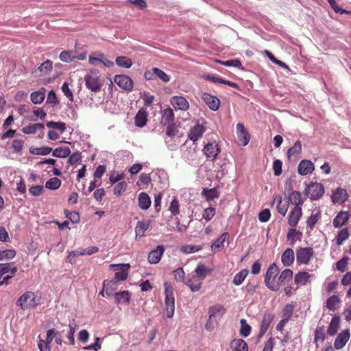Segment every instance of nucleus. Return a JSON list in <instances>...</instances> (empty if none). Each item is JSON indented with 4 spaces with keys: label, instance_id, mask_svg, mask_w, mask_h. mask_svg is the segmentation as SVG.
Masks as SVG:
<instances>
[{
    "label": "nucleus",
    "instance_id": "1",
    "mask_svg": "<svg viewBox=\"0 0 351 351\" xmlns=\"http://www.w3.org/2000/svg\"><path fill=\"white\" fill-rule=\"evenodd\" d=\"M41 296L37 292L25 291L16 300V304L22 311L34 310L40 304Z\"/></svg>",
    "mask_w": 351,
    "mask_h": 351
},
{
    "label": "nucleus",
    "instance_id": "2",
    "mask_svg": "<svg viewBox=\"0 0 351 351\" xmlns=\"http://www.w3.org/2000/svg\"><path fill=\"white\" fill-rule=\"evenodd\" d=\"M86 87L93 93L101 91L103 82L97 70L92 69L84 76Z\"/></svg>",
    "mask_w": 351,
    "mask_h": 351
},
{
    "label": "nucleus",
    "instance_id": "3",
    "mask_svg": "<svg viewBox=\"0 0 351 351\" xmlns=\"http://www.w3.org/2000/svg\"><path fill=\"white\" fill-rule=\"evenodd\" d=\"M165 288V313L167 317L171 318L174 315L175 311V298L173 295V287L168 282L164 283Z\"/></svg>",
    "mask_w": 351,
    "mask_h": 351
},
{
    "label": "nucleus",
    "instance_id": "4",
    "mask_svg": "<svg viewBox=\"0 0 351 351\" xmlns=\"http://www.w3.org/2000/svg\"><path fill=\"white\" fill-rule=\"evenodd\" d=\"M278 273V267L275 263H273L269 265L265 275L264 283L271 291H277L279 290V285H276V284L274 283Z\"/></svg>",
    "mask_w": 351,
    "mask_h": 351
},
{
    "label": "nucleus",
    "instance_id": "5",
    "mask_svg": "<svg viewBox=\"0 0 351 351\" xmlns=\"http://www.w3.org/2000/svg\"><path fill=\"white\" fill-rule=\"evenodd\" d=\"M313 255L312 247H298L296 250V261L300 264H308Z\"/></svg>",
    "mask_w": 351,
    "mask_h": 351
},
{
    "label": "nucleus",
    "instance_id": "6",
    "mask_svg": "<svg viewBox=\"0 0 351 351\" xmlns=\"http://www.w3.org/2000/svg\"><path fill=\"white\" fill-rule=\"evenodd\" d=\"M324 193V189L322 184L311 183L306 189V193L311 199H319Z\"/></svg>",
    "mask_w": 351,
    "mask_h": 351
},
{
    "label": "nucleus",
    "instance_id": "7",
    "mask_svg": "<svg viewBox=\"0 0 351 351\" xmlns=\"http://www.w3.org/2000/svg\"><path fill=\"white\" fill-rule=\"evenodd\" d=\"M114 82L122 89L131 91L133 88V81L128 75H117L114 77Z\"/></svg>",
    "mask_w": 351,
    "mask_h": 351
},
{
    "label": "nucleus",
    "instance_id": "8",
    "mask_svg": "<svg viewBox=\"0 0 351 351\" xmlns=\"http://www.w3.org/2000/svg\"><path fill=\"white\" fill-rule=\"evenodd\" d=\"M201 98L206 104L208 108L213 110H217L220 107V100L216 96L204 93L202 94Z\"/></svg>",
    "mask_w": 351,
    "mask_h": 351
},
{
    "label": "nucleus",
    "instance_id": "9",
    "mask_svg": "<svg viewBox=\"0 0 351 351\" xmlns=\"http://www.w3.org/2000/svg\"><path fill=\"white\" fill-rule=\"evenodd\" d=\"M350 337V332L349 329L341 331L335 340L334 347L336 350H340L343 348L347 342L349 341Z\"/></svg>",
    "mask_w": 351,
    "mask_h": 351
},
{
    "label": "nucleus",
    "instance_id": "10",
    "mask_svg": "<svg viewBox=\"0 0 351 351\" xmlns=\"http://www.w3.org/2000/svg\"><path fill=\"white\" fill-rule=\"evenodd\" d=\"M110 267L114 268L119 267L121 269L120 271L116 272L114 274V280L117 282L120 280H125L128 276V269L130 268L129 264H112L110 265Z\"/></svg>",
    "mask_w": 351,
    "mask_h": 351
},
{
    "label": "nucleus",
    "instance_id": "11",
    "mask_svg": "<svg viewBox=\"0 0 351 351\" xmlns=\"http://www.w3.org/2000/svg\"><path fill=\"white\" fill-rule=\"evenodd\" d=\"M165 252L164 245H159L156 247V249L152 250L148 254L147 261L151 264H156L158 263L160 259L161 256Z\"/></svg>",
    "mask_w": 351,
    "mask_h": 351
},
{
    "label": "nucleus",
    "instance_id": "12",
    "mask_svg": "<svg viewBox=\"0 0 351 351\" xmlns=\"http://www.w3.org/2000/svg\"><path fill=\"white\" fill-rule=\"evenodd\" d=\"M274 317V315L270 313H265L263 315V319L260 325V330L258 335V339L261 338L265 334L272 322Z\"/></svg>",
    "mask_w": 351,
    "mask_h": 351
},
{
    "label": "nucleus",
    "instance_id": "13",
    "mask_svg": "<svg viewBox=\"0 0 351 351\" xmlns=\"http://www.w3.org/2000/svg\"><path fill=\"white\" fill-rule=\"evenodd\" d=\"M220 152L221 149L219 147V145L215 142L208 143L204 147V152L207 158L215 159Z\"/></svg>",
    "mask_w": 351,
    "mask_h": 351
},
{
    "label": "nucleus",
    "instance_id": "14",
    "mask_svg": "<svg viewBox=\"0 0 351 351\" xmlns=\"http://www.w3.org/2000/svg\"><path fill=\"white\" fill-rule=\"evenodd\" d=\"M350 217L351 214L349 212H339L332 221L333 226L335 228L342 227L348 222Z\"/></svg>",
    "mask_w": 351,
    "mask_h": 351
},
{
    "label": "nucleus",
    "instance_id": "15",
    "mask_svg": "<svg viewBox=\"0 0 351 351\" xmlns=\"http://www.w3.org/2000/svg\"><path fill=\"white\" fill-rule=\"evenodd\" d=\"M348 195L346 189L337 188L331 196L332 201L334 204H343L348 199Z\"/></svg>",
    "mask_w": 351,
    "mask_h": 351
},
{
    "label": "nucleus",
    "instance_id": "16",
    "mask_svg": "<svg viewBox=\"0 0 351 351\" xmlns=\"http://www.w3.org/2000/svg\"><path fill=\"white\" fill-rule=\"evenodd\" d=\"M302 211L301 206H295L289 215V224L291 227H295L302 217Z\"/></svg>",
    "mask_w": 351,
    "mask_h": 351
},
{
    "label": "nucleus",
    "instance_id": "17",
    "mask_svg": "<svg viewBox=\"0 0 351 351\" xmlns=\"http://www.w3.org/2000/svg\"><path fill=\"white\" fill-rule=\"evenodd\" d=\"M237 130L239 141L243 145H247L250 139L247 130L245 128L243 124L241 123L237 124Z\"/></svg>",
    "mask_w": 351,
    "mask_h": 351
},
{
    "label": "nucleus",
    "instance_id": "18",
    "mask_svg": "<svg viewBox=\"0 0 351 351\" xmlns=\"http://www.w3.org/2000/svg\"><path fill=\"white\" fill-rule=\"evenodd\" d=\"M313 170L314 165L310 160H303L298 165V171L300 175L305 176L310 174Z\"/></svg>",
    "mask_w": 351,
    "mask_h": 351
},
{
    "label": "nucleus",
    "instance_id": "19",
    "mask_svg": "<svg viewBox=\"0 0 351 351\" xmlns=\"http://www.w3.org/2000/svg\"><path fill=\"white\" fill-rule=\"evenodd\" d=\"M171 104L175 108L182 110H186L189 108V104L187 100L181 96H173L171 99Z\"/></svg>",
    "mask_w": 351,
    "mask_h": 351
},
{
    "label": "nucleus",
    "instance_id": "20",
    "mask_svg": "<svg viewBox=\"0 0 351 351\" xmlns=\"http://www.w3.org/2000/svg\"><path fill=\"white\" fill-rule=\"evenodd\" d=\"M175 123V116L173 110L171 108H167L162 111L160 123L162 125H170Z\"/></svg>",
    "mask_w": 351,
    "mask_h": 351
},
{
    "label": "nucleus",
    "instance_id": "21",
    "mask_svg": "<svg viewBox=\"0 0 351 351\" xmlns=\"http://www.w3.org/2000/svg\"><path fill=\"white\" fill-rule=\"evenodd\" d=\"M202 280L199 278L198 276L194 274L187 280H186L184 283L190 288L191 291L196 292L201 289L202 285Z\"/></svg>",
    "mask_w": 351,
    "mask_h": 351
},
{
    "label": "nucleus",
    "instance_id": "22",
    "mask_svg": "<svg viewBox=\"0 0 351 351\" xmlns=\"http://www.w3.org/2000/svg\"><path fill=\"white\" fill-rule=\"evenodd\" d=\"M312 276H313L306 271H299L294 276V282L298 286L306 285Z\"/></svg>",
    "mask_w": 351,
    "mask_h": 351
},
{
    "label": "nucleus",
    "instance_id": "23",
    "mask_svg": "<svg viewBox=\"0 0 351 351\" xmlns=\"http://www.w3.org/2000/svg\"><path fill=\"white\" fill-rule=\"evenodd\" d=\"M147 112L144 108H141L134 117V123L137 127L143 128L147 121Z\"/></svg>",
    "mask_w": 351,
    "mask_h": 351
},
{
    "label": "nucleus",
    "instance_id": "24",
    "mask_svg": "<svg viewBox=\"0 0 351 351\" xmlns=\"http://www.w3.org/2000/svg\"><path fill=\"white\" fill-rule=\"evenodd\" d=\"M294 259V252L291 248L286 249L281 256V261L285 267L291 266L293 263Z\"/></svg>",
    "mask_w": 351,
    "mask_h": 351
},
{
    "label": "nucleus",
    "instance_id": "25",
    "mask_svg": "<svg viewBox=\"0 0 351 351\" xmlns=\"http://www.w3.org/2000/svg\"><path fill=\"white\" fill-rule=\"evenodd\" d=\"M204 132L205 128L202 125H196L191 130L189 138L195 142L202 136Z\"/></svg>",
    "mask_w": 351,
    "mask_h": 351
},
{
    "label": "nucleus",
    "instance_id": "26",
    "mask_svg": "<svg viewBox=\"0 0 351 351\" xmlns=\"http://www.w3.org/2000/svg\"><path fill=\"white\" fill-rule=\"evenodd\" d=\"M230 348L234 351H248L247 343L241 339H234L230 343Z\"/></svg>",
    "mask_w": 351,
    "mask_h": 351
},
{
    "label": "nucleus",
    "instance_id": "27",
    "mask_svg": "<svg viewBox=\"0 0 351 351\" xmlns=\"http://www.w3.org/2000/svg\"><path fill=\"white\" fill-rule=\"evenodd\" d=\"M289 203L294 204L295 206H300L303 204L304 200L302 197V194L297 191H292L288 197Z\"/></svg>",
    "mask_w": 351,
    "mask_h": 351
},
{
    "label": "nucleus",
    "instance_id": "28",
    "mask_svg": "<svg viewBox=\"0 0 351 351\" xmlns=\"http://www.w3.org/2000/svg\"><path fill=\"white\" fill-rule=\"evenodd\" d=\"M340 326V317L339 316H334L329 324V326L327 330V332L329 335L333 336L335 335Z\"/></svg>",
    "mask_w": 351,
    "mask_h": 351
},
{
    "label": "nucleus",
    "instance_id": "29",
    "mask_svg": "<svg viewBox=\"0 0 351 351\" xmlns=\"http://www.w3.org/2000/svg\"><path fill=\"white\" fill-rule=\"evenodd\" d=\"M117 304H128L130 300V294L128 291H123L114 294Z\"/></svg>",
    "mask_w": 351,
    "mask_h": 351
},
{
    "label": "nucleus",
    "instance_id": "30",
    "mask_svg": "<svg viewBox=\"0 0 351 351\" xmlns=\"http://www.w3.org/2000/svg\"><path fill=\"white\" fill-rule=\"evenodd\" d=\"M45 126L43 123H34L25 126L22 128V132L25 134H34L38 130H43Z\"/></svg>",
    "mask_w": 351,
    "mask_h": 351
},
{
    "label": "nucleus",
    "instance_id": "31",
    "mask_svg": "<svg viewBox=\"0 0 351 351\" xmlns=\"http://www.w3.org/2000/svg\"><path fill=\"white\" fill-rule=\"evenodd\" d=\"M138 206L143 210H147L151 205V199L149 195L144 192H142L138 195Z\"/></svg>",
    "mask_w": 351,
    "mask_h": 351
},
{
    "label": "nucleus",
    "instance_id": "32",
    "mask_svg": "<svg viewBox=\"0 0 351 351\" xmlns=\"http://www.w3.org/2000/svg\"><path fill=\"white\" fill-rule=\"evenodd\" d=\"M53 68V63L51 60H47L45 61L35 71V73L39 72V75L48 74Z\"/></svg>",
    "mask_w": 351,
    "mask_h": 351
},
{
    "label": "nucleus",
    "instance_id": "33",
    "mask_svg": "<svg viewBox=\"0 0 351 351\" xmlns=\"http://www.w3.org/2000/svg\"><path fill=\"white\" fill-rule=\"evenodd\" d=\"M150 222L138 221L135 227L136 236L143 237L145 231L149 228Z\"/></svg>",
    "mask_w": 351,
    "mask_h": 351
},
{
    "label": "nucleus",
    "instance_id": "34",
    "mask_svg": "<svg viewBox=\"0 0 351 351\" xmlns=\"http://www.w3.org/2000/svg\"><path fill=\"white\" fill-rule=\"evenodd\" d=\"M293 271L290 269H285L280 273L278 278V282L276 283V285H279V287L280 285L283 283H285L286 281H288L291 279L293 276Z\"/></svg>",
    "mask_w": 351,
    "mask_h": 351
},
{
    "label": "nucleus",
    "instance_id": "35",
    "mask_svg": "<svg viewBox=\"0 0 351 351\" xmlns=\"http://www.w3.org/2000/svg\"><path fill=\"white\" fill-rule=\"evenodd\" d=\"M321 219V213L320 211H317L315 213H312L306 220V226L310 229V230H313L316 223Z\"/></svg>",
    "mask_w": 351,
    "mask_h": 351
},
{
    "label": "nucleus",
    "instance_id": "36",
    "mask_svg": "<svg viewBox=\"0 0 351 351\" xmlns=\"http://www.w3.org/2000/svg\"><path fill=\"white\" fill-rule=\"evenodd\" d=\"M180 219L177 217H171L168 219L167 223V228L170 231H174V230L181 231L182 229H181V227L180 226Z\"/></svg>",
    "mask_w": 351,
    "mask_h": 351
},
{
    "label": "nucleus",
    "instance_id": "37",
    "mask_svg": "<svg viewBox=\"0 0 351 351\" xmlns=\"http://www.w3.org/2000/svg\"><path fill=\"white\" fill-rule=\"evenodd\" d=\"M104 289H105L106 295L110 296L113 295L114 291L117 289L116 281L112 280H104L103 282Z\"/></svg>",
    "mask_w": 351,
    "mask_h": 351
},
{
    "label": "nucleus",
    "instance_id": "38",
    "mask_svg": "<svg viewBox=\"0 0 351 351\" xmlns=\"http://www.w3.org/2000/svg\"><path fill=\"white\" fill-rule=\"evenodd\" d=\"M70 154H71V150H70L69 147H58L52 151V155L54 157H58V158H66L70 155Z\"/></svg>",
    "mask_w": 351,
    "mask_h": 351
},
{
    "label": "nucleus",
    "instance_id": "39",
    "mask_svg": "<svg viewBox=\"0 0 351 351\" xmlns=\"http://www.w3.org/2000/svg\"><path fill=\"white\" fill-rule=\"evenodd\" d=\"M116 64L121 67L129 69L132 65V60L126 56H118L115 60Z\"/></svg>",
    "mask_w": 351,
    "mask_h": 351
},
{
    "label": "nucleus",
    "instance_id": "40",
    "mask_svg": "<svg viewBox=\"0 0 351 351\" xmlns=\"http://www.w3.org/2000/svg\"><path fill=\"white\" fill-rule=\"evenodd\" d=\"M31 101L34 104H40L45 98V94L44 91H34L31 93L30 95Z\"/></svg>",
    "mask_w": 351,
    "mask_h": 351
},
{
    "label": "nucleus",
    "instance_id": "41",
    "mask_svg": "<svg viewBox=\"0 0 351 351\" xmlns=\"http://www.w3.org/2000/svg\"><path fill=\"white\" fill-rule=\"evenodd\" d=\"M294 306L292 304H287L282 310V319L289 321L293 315Z\"/></svg>",
    "mask_w": 351,
    "mask_h": 351
},
{
    "label": "nucleus",
    "instance_id": "42",
    "mask_svg": "<svg viewBox=\"0 0 351 351\" xmlns=\"http://www.w3.org/2000/svg\"><path fill=\"white\" fill-rule=\"evenodd\" d=\"M247 269H242L234 276L232 280L233 284L237 286L241 285L244 281L245 278L247 277Z\"/></svg>",
    "mask_w": 351,
    "mask_h": 351
},
{
    "label": "nucleus",
    "instance_id": "43",
    "mask_svg": "<svg viewBox=\"0 0 351 351\" xmlns=\"http://www.w3.org/2000/svg\"><path fill=\"white\" fill-rule=\"evenodd\" d=\"M209 271V269L204 264L200 263L197 265V267L195 268V275L203 280L206 277Z\"/></svg>",
    "mask_w": 351,
    "mask_h": 351
},
{
    "label": "nucleus",
    "instance_id": "44",
    "mask_svg": "<svg viewBox=\"0 0 351 351\" xmlns=\"http://www.w3.org/2000/svg\"><path fill=\"white\" fill-rule=\"evenodd\" d=\"M340 303V299L337 295L329 297L326 301V307L330 311H334L336 306Z\"/></svg>",
    "mask_w": 351,
    "mask_h": 351
},
{
    "label": "nucleus",
    "instance_id": "45",
    "mask_svg": "<svg viewBox=\"0 0 351 351\" xmlns=\"http://www.w3.org/2000/svg\"><path fill=\"white\" fill-rule=\"evenodd\" d=\"M105 55L100 52H95L89 56L88 62L91 65H97L98 62H102Z\"/></svg>",
    "mask_w": 351,
    "mask_h": 351
},
{
    "label": "nucleus",
    "instance_id": "46",
    "mask_svg": "<svg viewBox=\"0 0 351 351\" xmlns=\"http://www.w3.org/2000/svg\"><path fill=\"white\" fill-rule=\"evenodd\" d=\"M302 152V143L300 141H297L295 144L291 147L287 151V156L290 158L295 154H299Z\"/></svg>",
    "mask_w": 351,
    "mask_h": 351
},
{
    "label": "nucleus",
    "instance_id": "47",
    "mask_svg": "<svg viewBox=\"0 0 351 351\" xmlns=\"http://www.w3.org/2000/svg\"><path fill=\"white\" fill-rule=\"evenodd\" d=\"M61 180L56 178H51L45 184V187L51 190H56L61 186Z\"/></svg>",
    "mask_w": 351,
    "mask_h": 351
},
{
    "label": "nucleus",
    "instance_id": "48",
    "mask_svg": "<svg viewBox=\"0 0 351 351\" xmlns=\"http://www.w3.org/2000/svg\"><path fill=\"white\" fill-rule=\"evenodd\" d=\"M154 73H155L156 78L160 79L162 82L167 83L170 81V77L161 69L154 67Z\"/></svg>",
    "mask_w": 351,
    "mask_h": 351
},
{
    "label": "nucleus",
    "instance_id": "49",
    "mask_svg": "<svg viewBox=\"0 0 351 351\" xmlns=\"http://www.w3.org/2000/svg\"><path fill=\"white\" fill-rule=\"evenodd\" d=\"M302 233L295 228L290 229L287 233V239L291 241V244L293 245L297 239H300Z\"/></svg>",
    "mask_w": 351,
    "mask_h": 351
},
{
    "label": "nucleus",
    "instance_id": "50",
    "mask_svg": "<svg viewBox=\"0 0 351 351\" xmlns=\"http://www.w3.org/2000/svg\"><path fill=\"white\" fill-rule=\"evenodd\" d=\"M228 234V232H224L217 238L211 245L212 250L215 251L221 247L223 245V243L225 242Z\"/></svg>",
    "mask_w": 351,
    "mask_h": 351
},
{
    "label": "nucleus",
    "instance_id": "51",
    "mask_svg": "<svg viewBox=\"0 0 351 351\" xmlns=\"http://www.w3.org/2000/svg\"><path fill=\"white\" fill-rule=\"evenodd\" d=\"M29 152L33 154L45 156L49 154L52 152V148L49 147H43L38 148L29 149Z\"/></svg>",
    "mask_w": 351,
    "mask_h": 351
},
{
    "label": "nucleus",
    "instance_id": "52",
    "mask_svg": "<svg viewBox=\"0 0 351 351\" xmlns=\"http://www.w3.org/2000/svg\"><path fill=\"white\" fill-rule=\"evenodd\" d=\"M202 195L206 197V200L210 201L219 197V193L215 189H204Z\"/></svg>",
    "mask_w": 351,
    "mask_h": 351
},
{
    "label": "nucleus",
    "instance_id": "53",
    "mask_svg": "<svg viewBox=\"0 0 351 351\" xmlns=\"http://www.w3.org/2000/svg\"><path fill=\"white\" fill-rule=\"evenodd\" d=\"M251 332V326L247 323L244 319H241L240 335L244 337L250 335Z\"/></svg>",
    "mask_w": 351,
    "mask_h": 351
},
{
    "label": "nucleus",
    "instance_id": "54",
    "mask_svg": "<svg viewBox=\"0 0 351 351\" xmlns=\"http://www.w3.org/2000/svg\"><path fill=\"white\" fill-rule=\"evenodd\" d=\"M349 232L348 228H343L339 232L337 239H336V243L338 245H341L343 241L347 240L349 237Z\"/></svg>",
    "mask_w": 351,
    "mask_h": 351
},
{
    "label": "nucleus",
    "instance_id": "55",
    "mask_svg": "<svg viewBox=\"0 0 351 351\" xmlns=\"http://www.w3.org/2000/svg\"><path fill=\"white\" fill-rule=\"evenodd\" d=\"M289 206V203L288 201L285 203H282L281 197H278V203L276 209L280 214L285 216L288 210Z\"/></svg>",
    "mask_w": 351,
    "mask_h": 351
},
{
    "label": "nucleus",
    "instance_id": "56",
    "mask_svg": "<svg viewBox=\"0 0 351 351\" xmlns=\"http://www.w3.org/2000/svg\"><path fill=\"white\" fill-rule=\"evenodd\" d=\"M169 210L173 216H177L180 213V204L176 197L171 202Z\"/></svg>",
    "mask_w": 351,
    "mask_h": 351
},
{
    "label": "nucleus",
    "instance_id": "57",
    "mask_svg": "<svg viewBox=\"0 0 351 351\" xmlns=\"http://www.w3.org/2000/svg\"><path fill=\"white\" fill-rule=\"evenodd\" d=\"M46 125L49 128H53L60 130L61 132H63L66 130V124L63 122H54V121H49L46 123Z\"/></svg>",
    "mask_w": 351,
    "mask_h": 351
},
{
    "label": "nucleus",
    "instance_id": "58",
    "mask_svg": "<svg viewBox=\"0 0 351 351\" xmlns=\"http://www.w3.org/2000/svg\"><path fill=\"white\" fill-rule=\"evenodd\" d=\"M83 255H84L83 249H77L76 250L71 251L69 253V255L67 256V261L70 263L73 264L75 262V257Z\"/></svg>",
    "mask_w": 351,
    "mask_h": 351
},
{
    "label": "nucleus",
    "instance_id": "59",
    "mask_svg": "<svg viewBox=\"0 0 351 351\" xmlns=\"http://www.w3.org/2000/svg\"><path fill=\"white\" fill-rule=\"evenodd\" d=\"M69 156L68 163L71 165H77V163L80 162L82 160V156L80 152H75Z\"/></svg>",
    "mask_w": 351,
    "mask_h": 351
},
{
    "label": "nucleus",
    "instance_id": "60",
    "mask_svg": "<svg viewBox=\"0 0 351 351\" xmlns=\"http://www.w3.org/2000/svg\"><path fill=\"white\" fill-rule=\"evenodd\" d=\"M215 208L213 207H208L204 210L202 217L207 221H209L215 216Z\"/></svg>",
    "mask_w": 351,
    "mask_h": 351
},
{
    "label": "nucleus",
    "instance_id": "61",
    "mask_svg": "<svg viewBox=\"0 0 351 351\" xmlns=\"http://www.w3.org/2000/svg\"><path fill=\"white\" fill-rule=\"evenodd\" d=\"M349 258L347 256H344L341 260L337 262L336 268L337 270L343 272L346 271L348 263Z\"/></svg>",
    "mask_w": 351,
    "mask_h": 351
},
{
    "label": "nucleus",
    "instance_id": "62",
    "mask_svg": "<svg viewBox=\"0 0 351 351\" xmlns=\"http://www.w3.org/2000/svg\"><path fill=\"white\" fill-rule=\"evenodd\" d=\"M60 59L65 62H71L75 60V58L73 56H71V53L69 51H63L60 54Z\"/></svg>",
    "mask_w": 351,
    "mask_h": 351
},
{
    "label": "nucleus",
    "instance_id": "63",
    "mask_svg": "<svg viewBox=\"0 0 351 351\" xmlns=\"http://www.w3.org/2000/svg\"><path fill=\"white\" fill-rule=\"evenodd\" d=\"M24 141L21 139H14L12 142V147L16 153H20L23 148Z\"/></svg>",
    "mask_w": 351,
    "mask_h": 351
},
{
    "label": "nucleus",
    "instance_id": "64",
    "mask_svg": "<svg viewBox=\"0 0 351 351\" xmlns=\"http://www.w3.org/2000/svg\"><path fill=\"white\" fill-rule=\"evenodd\" d=\"M127 183L125 181L119 182L114 188V194L115 195H120L124 192L127 188Z\"/></svg>",
    "mask_w": 351,
    "mask_h": 351
}]
</instances>
